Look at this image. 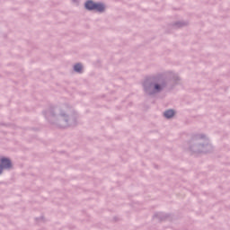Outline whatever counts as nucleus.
<instances>
[{"label": "nucleus", "instance_id": "f03ea898", "mask_svg": "<svg viewBox=\"0 0 230 230\" xmlns=\"http://www.w3.org/2000/svg\"><path fill=\"white\" fill-rule=\"evenodd\" d=\"M142 87L146 96H155L168 87V81L162 75H153L144 80Z\"/></svg>", "mask_w": 230, "mask_h": 230}, {"label": "nucleus", "instance_id": "0eeeda50", "mask_svg": "<svg viewBox=\"0 0 230 230\" xmlns=\"http://www.w3.org/2000/svg\"><path fill=\"white\" fill-rule=\"evenodd\" d=\"M94 10L99 12V13H103V12H105V4L103 3H96Z\"/></svg>", "mask_w": 230, "mask_h": 230}, {"label": "nucleus", "instance_id": "f257e3e1", "mask_svg": "<svg viewBox=\"0 0 230 230\" xmlns=\"http://www.w3.org/2000/svg\"><path fill=\"white\" fill-rule=\"evenodd\" d=\"M43 114L49 123L59 128H67L76 125L78 114L73 106L67 103H60L49 106Z\"/></svg>", "mask_w": 230, "mask_h": 230}, {"label": "nucleus", "instance_id": "9b49d317", "mask_svg": "<svg viewBox=\"0 0 230 230\" xmlns=\"http://www.w3.org/2000/svg\"><path fill=\"white\" fill-rule=\"evenodd\" d=\"M172 80L174 82V84H177L178 82L181 81V77H179L178 75H172Z\"/></svg>", "mask_w": 230, "mask_h": 230}, {"label": "nucleus", "instance_id": "9d476101", "mask_svg": "<svg viewBox=\"0 0 230 230\" xmlns=\"http://www.w3.org/2000/svg\"><path fill=\"white\" fill-rule=\"evenodd\" d=\"M173 26L176 28H184V26H188V22H176L173 23Z\"/></svg>", "mask_w": 230, "mask_h": 230}, {"label": "nucleus", "instance_id": "39448f33", "mask_svg": "<svg viewBox=\"0 0 230 230\" xmlns=\"http://www.w3.org/2000/svg\"><path fill=\"white\" fill-rule=\"evenodd\" d=\"M84 8L85 10H88V12H93V10H95L96 8V3L93 0H87L84 3Z\"/></svg>", "mask_w": 230, "mask_h": 230}, {"label": "nucleus", "instance_id": "20e7f679", "mask_svg": "<svg viewBox=\"0 0 230 230\" xmlns=\"http://www.w3.org/2000/svg\"><path fill=\"white\" fill-rule=\"evenodd\" d=\"M0 166H2V169L4 170H12V168H13L12 160L4 156L0 157Z\"/></svg>", "mask_w": 230, "mask_h": 230}, {"label": "nucleus", "instance_id": "7ed1b4c3", "mask_svg": "<svg viewBox=\"0 0 230 230\" xmlns=\"http://www.w3.org/2000/svg\"><path fill=\"white\" fill-rule=\"evenodd\" d=\"M206 139V135H195L190 139L189 145V149L192 154H208L211 146L208 143H204Z\"/></svg>", "mask_w": 230, "mask_h": 230}, {"label": "nucleus", "instance_id": "1a4fd4ad", "mask_svg": "<svg viewBox=\"0 0 230 230\" xmlns=\"http://www.w3.org/2000/svg\"><path fill=\"white\" fill-rule=\"evenodd\" d=\"M83 69L84 66H82V63H76L75 65H74V71L75 73L82 74Z\"/></svg>", "mask_w": 230, "mask_h": 230}, {"label": "nucleus", "instance_id": "f8f14e48", "mask_svg": "<svg viewBox=\"0 0 230 230\" xmlns=\"http://www.w3.org/2000/svg\"><path fill=\"white\" fill-rule=\"evenodd\" d=\"M3 170L4 169L0 165V175L3 173Z\"/></svg>", "mask_w": 230, "mask_h": 230}, {"label": "nucleus", "instance_id": "6e6552de", "mask_svg": "<svg viewBox=\"0 0 230 230\" xmlns=\"http://www.w3.org/2000/svg\"><path fill=\"white\" fill-rule=\"evenodd\" d=\"M164 116L167 119H170L173 118V116H175V111H173V110H167V111H165L164 112Z\"/></svg>", "mask_w": 230, "mask_h": 230}, {"label": "nucleus", "instance_id": "423d86ee", "mask_svg": "<svg viewBox=\"0 0 230 230\" xmlns=\"http://www.w3.org/2000/svg\"><path fill=\"white\" fill-rule=\"evenodd\" d=\"M154 218H158V220L163 222V220H166V218H168V214L158 212L154 215Z\"/></svg>", "mask_w": 230, "mask_h": 230}]
</instances>
